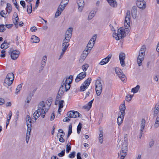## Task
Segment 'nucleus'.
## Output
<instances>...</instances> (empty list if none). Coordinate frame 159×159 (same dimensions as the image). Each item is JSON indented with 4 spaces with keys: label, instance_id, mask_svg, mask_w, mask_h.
Masks as SVG:
<instances>
[{
    "label": "nucleus",
    "instance_id": "nucleus-35",
    "mask_svg": "<svg viewBox=\"0 0 159 159\" xmlns=\"http://www.w3.org/2000/svg\"><path fill=\"white\" fill-rule=\"evenodd\" d=\"M88 87V86L82 84L80 87V92L84 91Z\"/></svg>",
    "mask_w": 159,
    "mask_h": 159
},
{
    "label": "nucleus",
    "instance_id": "nucleus-24",
    "mask_svg": "<svg viewBox=\"0 0 159 159\" xmlns=\"http://www.w3.org/2000/svg\"><path fill=\"white\" fill-rule=\"evenodd\" d=\"M67 0H62L61 1L60 4L59 5L57 8V9H58L59 10L62 11L65 8V6H63L62 5L63 3L65 1Z\"/></svg>",
    "mask_w": 159,
    "mask_h": 159
},
{
    "label": "nucleus",
    "instance_id": "nucleus-41",
    "mask_svg": "<svg viewBox=\"0 0 159 159\" xmlns=\"http://www.w3.org/2000/svg\"><path fill=\"white\" fill-rule=\"evenodd\" d=\"M64 101L63 100H61L59 102L58 104L59 110L61 109L63 107V104L64 103Z\"/></svg>",
    "mask_w": 159,
    "mask_h": 159
},
{
    "label": "nucleus",
    "instance_id": "nucleus-53",
    "mask_svg": "<svg viewBox=\"0 0 159 159\" xmlns=\"http://www.w3.org/2000/svg\"><path fill=\"white\" fill-rule=\"evenodd\" d=\"M93 100H94V99H93V100H92L90 101L88 103L87 105L88 106V107H89V109H90V108L92 107V103H93Z\"/></svg>",
    "mask_w": 159,
    "mask_h": 159
},
{
    "label": "nucleus",
    "instance_id": "nucleus-9",
    "mask_svg": "<svg viewBox=\"0 0 159 159\" xmlns=\"http://www.w3.org/2000/svg\"><path fill=\"white\" fill-rule=\"evenodd\" d=\"M86 75V73L85 72H82L79 74L75 79V82L78 83L84 79Z\"/></svg>",
    "mask_w": 159,
    "mask_h": 159
},
{
    "label": "nucleus",
    "instance_id": "nucleus-47",
    "mask_svg": "<svg viewBox=\"0 0 159 159\" xmlns=\"http://www.w3.org/2000/svg\"><path fill=\"white\" fill-rule=\"evenodd\" d=\"M113 37H115L116 39L118 40L120 39V37H119V36H118V35L116 33H114L113 34Z\"/></svg>",
    "mask_w": 159,
    "mask_h": 159
},
{
    "label": "nucleus",
    "instance_id": "nucleus-48",
    "mask_svg": "<svg viewBox=\"0 0 159 159\" xmlns=\"http://www.w3.org/2000/svg\"><path fill=\"white\" fill-rule=\"evenodd\" d=\"M26 119L27 124V122L28 123L29 122L30 124H31L32 122V120L31 119L30 117L28 115H27L26 116Z\"/></svg>",
    "mask_w": 159,
    "mask_h": 159
},
{
    "label": "nucleus",
    "instance_id": "nucleus-56",
    "mask_svg": "<svg viewBox=\"0 0 159 159\" xmlns=\"http://www.w3.org/2000/svg\"><path fill=\"white\" fill-rule=\"evenodd\" d=\"M92 92V90L91 89H89L86 93V95L85 98V99L87 97L89 96L91 93Z\"/></svg>",
    "mask_w": 159,
    "mask_h": 159
},
{
    "label": "nucleus",
    "instance_id": "nucleus-63",
    "mask_svg": "<svg viewBox=\"0 0 159 159\" xmlns=\"http://www.w3.org/2000/svg\"><path fill=\"white\" fill-rule=\"evenodd\" d=\"M159 110L155 109L154 111V116H155L158 113Z\"/></svg>",
    "mask_w": 159,
    "mask_h": 159
},
{
    "label": "nucleus",
    "instance_id": "nucleus-55",
    "mask_svg": "<svg viewBox=\"0 0 159 159\" xmlns=\"http://www.w3.org/2000/svg\"><path fill=\"white\" fill-rule=\"evenodd\" d=\"M61 95H58V93L57 94V96L56 98V101H58L59 100L61 99Z\"/></svg>",
    "mask_w": 159,
    "mask_h": 159
},
{
    "label": "nucleus",
    "instance_id": "nucleus-19",
    "mask_svg": "<svg viewBox=\"0 0 159 159\" xmlns=\"http://www.w3.org/2000/svg\"><path fill=\"white\" fill-rule=\"evenodd\" d=\"M31 41L32 43H38L40 41V39L35 35H33L31 37Z\"/></svg>",
    "mask_w": 159,
    "mask_h": 159
},
{
    "label": "nucleus",
    "instance_id": "nucleus-64",
    "mask_svg": "<svg viewBox=\"0 0 159 159\" xmlns=\"http://www.w3.org/2000/svg\"><path fill=\"white\" fill-rule=\"evenodd\" d=\"M77 159H82L81 157V153L79 152L77 154Z\"/></svg>",
    "mask_w": 159,
    "mask_h": 159
},
{
    "label": "nucleus",
    "instance_id": "nucleus-62",
    "mask_svg": "<svg viewBox=\"0 0 159 159\" xmlns=\"http://www.w3.org/2000/svg\"><path fill=\"white\" fill-rule=\"evenodd\" d=\"M125 100L128 102L130 101L131 100L130 96H129L128 95L125 98Z\"/></svg>",
    "mask_w": 159,
    "mask_h": 159
},
{
    "label": "nucleus",
    "instance_id": "nucleus-37",
    "mask_svg": "<svg viewBox=\"0 0 159 159\" xmlns=\"http://www.w3.org/2000/svg\"><path fill=\"white\" fill-rule=\"evenodd\" d=\"M64 92V87H61V86L59 90L58 91V95H62Z\"/></svg>",
    "mask_w": 159,
    "mask_h": 159
},
{
    "label": "nucleus",
    "instance_id": "nucleus-34",
    "mask_svg": "<svg viewBox=\"0 0 159 159\" xmlns=\"http://www.w3.org/2000/svg\"><path fill=\"white\" fill-rule=\"evenodd\" d=\"M27 126L28 127L26 134L30 135V133L31 129V124H29V123H27Z\"/></svg>",
    "mask_w": 159,
    "mask_h": 159
},
{
    "label": "nucleus",
    "instance_id": "nucleus-7",
    "mask_svg": "<svg viewBox=\"0 0 159 159\" xmlns=\"http://www.w3.org/2000/svg\"><path fill=\"white\" fill-rule=\"evenodd\" d=\"M72 31L73 28L70 27L66 31L64 39H65V40H66V41H70L72 36Z\"/></svg>",
    "mask_w": 159,
    "mask_h": 159
},
{
    "label": "nucleus",
    "instance_id": "nucleus-38",
    "mask_svg": "<svg viewBox=\"0 0 159 159\" xmlns=\"http://www.w3.org/2000/svg\"><path fill=\"white\" fill-rule=\"evenodd\" d=\"M82 128V124L81 122H80L77 126V130L78 134H79L80 132L81 129Z\"/></svg>",
    "mask_w": 159,
    "mask_h": 159
},
{
    "label": "nucleus",
    "instance_id": "nucleus-16",
    "mask_svg": "<svg viewBox=\"0 0 159 159\" xmlns=\"http://www.w3.org/2000/svg\"><path fill=\"white\" fill-rule=\"evenodd\" d=\"M131 14L134 18H136L137 15V7L135 6L133 7L131 10Z\"/></svg>",
    "mask_w": 159,
    "mask_h": 159
},
{
    "label": "nucleus",
    "instance_id": "nucleus-49",
    "mask_svg": "<svg viewBox=\"0 0 159 159\" xmlns=\"http://www.w3.org/2000/svg\"><path fill=\"white\" fill-rule=\"evenodd\" d=\"M65 154V150L64 149L62 150L60 153H59L58 155L60 157L64 156Z\"/></svg>",
    "mask_w": 159,
    "mask_h": 159
},
{
    "label": "nucleus",
    "instance_id": "nucleus-23",
    "mask_svg": "<svg viewBox=\"0 0 159 159\" xmlns=\"http://www.w3.org/2000/svg\"><path fill=\"white\" fill-rule=\"evenodd\" d=\"M125 116L119 115L117 119V123L118 125H120L123 122L124 117Z\"/></svg>",
    "mask_w": 159,
    "mask_h": 159
},
{
    "label": "nucleus",
    "instance_id": "nucleus-2",
    "mask_svg": "<svg viewBox=\"0 0 159 159\" xmlns=\"http://www.w3.org/2000/svg\"><path fill=\"white\" fill-rule=\"evenodd\" d=\"M130 22V12L129 10H128L126 14L125 18L124 26L125 27V29H128L130 27L129 24Z\"/></svg>",
    "mask_w": 159,
    "mask_h": 159
},
{
    "label": "nucleus",
    "instance_id": "nucleus-6",
    "mask_svg": "<svg viewBox=\"0 0 159 159\" xmlns=\"http://www.w3.org/2000/svg\"><path fill=\"white\" fill-rule=\"evenodd\" d=\"M9 52L10 54L11 58L13 60L17 59L20 54V52L17 50L10 51H9Z\"/></svg>",
    "mask_w": 159,
    "mask_h": 159
},
{
    "label": "nucleus",
    "instance_id": "nucleus-40",
    "mask_svg": "<svg viewBox=\"0 0 159 159\" xmlns=\"http://www.w3.org/2000/svg\"><path fill=\"white\" fill-rule=\"evenodd\" d=\"M126 109V108L125 107V108L124 109V108L122 109H120L119 108V109L120 110V114L119 113L118 115H121L123 116H125V110Z\"/></svg>",
    "mask_w": 159,
    "mask_h": 159
},
{
    "label": "nucleus",
    "instance_id": "nucleus-25",
    "mask_svg": "<svg viewBox=\"0 0 159 159\" xmlns=\"http://www.w3.org/2000/svg\"><path fill=\"white\" fill-rule=\"evenodd\" d=\"M9 43L5 42V41L1 45L0 48L2 49H6L9 47Z\"/></svg>",
    "mask_w": 159,
    "mask_h": 159
},
{
    "label": "nucleus",
    "instance_id": "nucleus-33",
    "mask_svg": "<svg viewBox=\"0 0 159 159\" xmlns=\"http://www.w3.org/2000/svg\"><path fill=\"white\" fill-rule=\"evenodd\" d=\"M127 149V144L123 143L122 145L121 150L123 152H126Z\"/></svg>",
    "mask_w": 159,
    "mask_h": 159
},
{
    "label": "nucleus",
    "instance_id": "nucleus-52",
    "mask_svg": "<svg viewBox=\"0 0 159 159\" xmlns=\"http://www.w3.org/2000/svg\"><path fill=\"white\" fill-rule=\"evenodd\" d=\"M89 66L88 64L84 65L82 67V69L84 71H86Z\"/></svg>",
    "mask_w": 159,
    "mask_h": 159
},
{
    "label": "nucleus",
    "instance_id": "nucleus-12",
    "mask_svg": "<svg viewBox=\"0 0 159 159\" xmlns=\"http://www.w3.org/2000/svg\"><path fill=\"white\" fill-rule=\"evenodd\" d=\"M84 1L83 0H78L77 1V4L78 6L79 10L81 12L84 6Z\"/></svg>",
    "mask_w": 159,
    "mask_h": 159
},
{
    "label": "nucleus",
    "instance_id": "nucleus-27",
    "mask_svg": "<svg viewBox=\"0 0 159 159\" xmlns=\"http://www.w3.org/2000/svg\"><path fill=\"white\" fill-rule=\"evenodd\" d=\"M32 4L31 3H29L27 6V11L28 14L32 12Z\"/></svg>",
    "mask_w": 159,
    "mask_h": 159
},
{
    "label": "nucleus",
    "instance_id": "nucleus-60",
    "mask_svg": "<svg viewBox=\"0 0 159 159\" xmlns=\"http://www.w3.org/2000/svg\"><path fill=\"white\" fill-rule=\"evenodd\" d=\"M97 37V35L96 34H95L93 36V37L91 38V39H92L93 40V44H94V42L96 40Z\"/></svg>",
    "mask_w": 159,
    "mask_h": 159
},
{
    "label": "nucleus",
    "instance_id": "nucleus-30",
    "mask_svg": "<svg viewBox=\"0 0 159 159\" xmlns=\"http://www.w3.org/2000/svg\"><path fill=\"white\" fill-rule=\"evenodd\" d=\"M96 13V12L94 11H91L88 16V20H90L95 15V14Z\"/></svg>",
    "mask_w": 159,
    "mask_h": 159
},
{
    "label": "nucleus",
    "instance_id": "nucleus-46",
    "mask_svg": "<svg viewBox=\"0 0 159 159\" xmlns=\"http://www.w3.org/2000/svg\"><path fill=\"white\" fill-rule=\"evenodd\" d=\"M5 29V25H4L2 24L0 25V32H3Z\"/></svg>",
    "mask_w": 159,
    "mask_h": 159
},
{
    "label": "nucleus",
    "instance_id": "nucleus-18",
    "mask_svg": "<svg viewBox=\"0 0 159 159\" xmlns=\"http://www.w3.org/2000/svg\"><path fill=\"white\" fill-rule=\"evenodd\" d=\"M52 101V98H49L48 100L46 101V103L47 104V105L48 106L47 108H45V111H48L50 107Z\"/></svg>",
    "mask_w": 159,
    "mask_h": 159
},
{
    "label": "nucleus",
    "instance_id": "nucleus-29",
    "mask_svg": "<svg viewBox=\"0 0 159 159\" xmlns=\"http://www.w3.org/2000/svg\"><path fill=\"white\" fill-rule=\"evenodd\" d=\"M91 41H92L91 39L85 48V49H86V51L87 52L90 51L93 47V45L92 44L91 45V46H89V45H91Z\"/></svg>",
    "mask_w": 159,
    "mask_h": 159
},
{
    "label": "nucleus",
    "instance_id": "nucleus-42",
    "mask_svg": "<svg viewBox=\"0 0 159 159\" xmlns=\"http://www.w3.org/2000/svg\"><path fill=\"white\" fill-rule=\"evenodd\" d=\"M62 11L59 10L58 9H57V11L56 12L55 14V17L57 18L58 17L61 13Z\"/></svg>",
    "mask_w": 159,
    "mask_h": 159
},
{
    "label": "nucleus",
    "instance_id": "nucleus-45",
    "mask_svg": "<svg viewBox=\"0 0 159 159\" xmlns=\"http://www.w3.org/2000/svg\"><path fill=\"white\" fill-rule=\"evenodd\" d=\"M64 86H65L66 91L67 92L69 90L70 87V84H66L64 85Z\"/></svg>",
    "mask_w": 159,
    "mask_h": 159
},
{
    "label": "nucleus",
    "instance_id": "nucleus-54",
    "mask_svg": "<svg viewBox=\"0 0 159 159\" xmlns=\"http://www.w3.org/2000/svg\"><path fill=\"white\" fill-rule=\"evenodd\" d=\"M20 5L22 6L23 8H25L26 7V4L25 2V1L23 0H21L20 2Z\"/></svg>",
    "mask_w": 159,
    "mask_h": 159
},
{
    "label": "nucleus",
    "instance_id": "nucleus-36",
    "mask_svg": "<svg viewBox=\"0 0 159 159\" xmlns=\"http://www.w3.org/2000/svg\"><path fill=\"white\" fill-rule=\"evenodd\" d=\"M6 78H9L12 80H14V76L13 74L12 73H8L6 76Z\"/></svg>",
    "mask_w": 159,
    "mask_h": 159
},
{
    "label": "nucleus",
    "instance_id": "nucleus-14",
    "mask_svg": "<svg viewBox=\"0 0 159 159\" xmlns=\"http://www.w3.org/2000/svg\"><path fill=\"white\" fill-rule=\"evenodd\" d=\"M117 34L118 36H119L120 39L123 38L125 36L124 34H125V32L124 30L121 28L118 30Z\"/></svg>",
    "mask_w": 159,
    "mask_h": 159
},
{
    "label": "nucleus",
    "instance_id": "nucleus-10",
    "mask_svg": "<svg viewBox=\"0 0 159 159\" xmlns=\"http://www.w3.org/2000/svg\"><path fill=\"white\" fill-rule=\"evenodd\" d=\"M125 53L123 52H121L119 55V58L120 63L121 66L123 67H124L125 66Z\"/></svg>",
    "mask_w": 159,
    "mask_h": 159
},
{
    "label": "nucleus",
    "instance_id": "nucleus-15",
    "mask_svg": "<svg viewBox=\"0 0 159 159\" xmlns=\"http://www.w3.org/2000/svg\"><path fill=\"white\" fill-rule=\"evenodd\" d=\"M13 80H14L6 77L4 80V85L6 87L10 86L13 83Z\"/></svg>",
    "mask_w": 159,
    "mask_h": 159
},
{
    "label": "nucleus",
    "instance_id": "nucleus-59",
    "mask_svg": "<svg viewBox=\"0 0 159 159\" xmlns=\"http://www.w3.org/2000/svg\"><path fill=\"white\" fill-rule=\"evenodd\" d=\"M123 143L127 144V138L126 134L125 135Z\"/></svg>",
    "mask_w": 159,
    "mask_h": 159
},
{
    "label": "nucleus",
    "instance_id": "nucleus-1",
    "mask_svg": "<svg viewBox=\"0 0 159 159\" xmlns=\"http://www.w3.org/2000/svg\"><path fill=\"white\" fill-rule=\"evenodd\" d=\"M45 104L44 103L43 101L41 102L38 105V109L33 114V116H37L39 117L41 114V111H44L45 110Z\"/></svg>",
    "mask_w": 159,
    "mask_h": 159
},
{
    "label": "nucleus",
    "instance_id": "nucleus-43",
    "mask_svg": "<svg viewBox=\"0 0 159 159\" xmlns=\"http://www.w3.org/2000/svg\"><path fill=\"white\" fill-rule=\"evenodd\" d=\"M22 86L21 84L18 85L16 89L15 93L17 94L20 91L22 88Z\"/></svg>",
    "mask_w": 159,
    "mask_h": 159
},
{
    "label": "nucleus",
    "instance_id": "nucleus-11",
    "mask_svg": "<svg viewBox=\"0 0 159 159\" xmlns=\"http://www.w3.org/2000/svg\"><path fill=\"white\" fill-rule=\"evenodd\" d=\"M111 57L112 55L111 54H109L107 57L102 59L99 63V64L102 65L107 64L110 61V60L111 58Z\"/></svg>",
    "mask_w": 159,
    "mask_h": 159
},
{
    "label": "nucleus",
    "instance_id": "nucleus-31",
    "mask_svg": "<svg viewBox=\"0 0 159 159\" xmlns=\"http://www.w3.org/2000/svg\"><path fill=\"white\" fill-rule=\"evenodd\" d=\"M7 10V12L9 14L11 11L12 7L11 4L10 3H7L6 8Z\"/></svg>",
    "mask_w": 159,
    "mask_h": 159
},
{
    "label": "nucleus",
    "instance_id": "nucleus-57",
    "mask_svg": "<svg viewBox=\"0 0 159 159\" xmlns=\"http://www.w3.org/2000/svg\"><path fill=\"white\" fill-rule=\"evenodd\" d=\"M159 125V121L156 120L154 124V127L156 128H157Z\"/></svg>",
    "mask_w": 159,
    "mask_h": 159
},
{
    "label": "nucleus",
    "instance_id": "nucleus-32",
    "mask_svg": "<svg viewBox=\"0 0 159 159\" xmlns=\"http://www.w3.org/2000/svg\"><path fill=\"white\" fill-rule=\"evenodd\" d=\"M140 88V86L139 85H137L134 88L132 89L131 92H133V93H137Z\"/></svg>",
    "mask_w": 159,
    "mask_h": 159
},
{
    "label": "nucleus",
    "instance_id": "nucleus-4",
    "mask_svg": "<svg viewBox=\"0 0 159 159\" xmlns=\"http://www.w3.org/2000/svg\"><path fill=\"white\" fill-rule=\"evenodd\" d=\"M115 70L116 74L119 77L122 81H124L126 78V77L125 75L123 74L122 70L118 67H116L115 68Z\"/></svg>",
    "mask_w": 159,
    "mask_h": 159
},
{
    "label": "nucleus",
    "instance_id": "nucleus-17",
    "mask_svg": "<svg viewBox=\"0 0 159 159\" xmlns=\"http://www.w3.org/2000/svg\"><path fill=\"white\" fill-rule=\"evenodd\" d=\"M67 41L66 40H65V39H64L63 41V43H62V49H65L66 50L67 48H68V47L69 45V42H70L69 41Z\"/></svg>",
    "mask_w": 159,
    "mask_h": 159
},
{
    "label": "nucleus",
    "instance_id": "nucleus-3",
    "mask_svg": "<svg viewBox=\"0 0 159 159\" xmlns=\"http://www.w3.org/2000/svg\"><path fill=\"white\" fill-rule=\"evenodd\" d=\"M95 90L97 95L99 96L101 94L102 90V85L99 80H97L95 82Z\"/></svg>",
    "mask_w": 159,
    "mask_h": 159
},
{
    "label": "nucleus",
    "instance_id": "nucleus-50",
    "mask_svg": "<svg viewBox=\"0 0 159 159\" xmlns=\"http://www.w3.org/2000/svg\"><path fill=\"white\" fill-rule=\"evenodd\" d=\"M1 54L0 55L1 57L4 58L5 57L6 51L4 50H2L1 52Z\"/></svg>",
    "mask_w": 159,
    "mask_h": 159
},
{
    "label": "nucleus",
    "instance_id": "nucleus-51",
    "mask_svg": "<svg viewBox=\"0 0 159 159\" xmlns=\"http://www.w3.org/2000/svg\"><path fill=\"white\" fill-rule=\"evenodd\" d=\"M75 152H72L69 155V157L71 158H74L75 156Z\"/></svg>",
    "mask_w": 159,
    "mask_h": 159
},
{
    "label": "nucleus",
    "instance_id": "nucleus-44",
    "mask_svg": "<svg viewBox=\"0 0 159 159\" xmlns=\"http://www.w3.org/2000/svg\"><path fill=\"white\" fill-rule=\"evenodd\" d=\"M66 152L67 153H68L71 150V147L68 143L66 145Z\"/></svg>",
    "mask_w": 159,
    "mask_h": 159
},
{
    "label": "nucleus",
    "instance_id": "nucleus-22",
    "mask_svg": "<svg viewBox=\"0 0 159 159\" xmlns=\"http://www.w3.org/2000/svg\"><path fill=\"white\" fill-rule=\"evenodd\" d=\"M72 82V80H70L67 78L64 79L61 83V87H64V85L65 84H71Z\"/></svg>",
    "mask_w": 159,
    "mask_h": 159
},
{
    "label": "nucleus",
    "instance_id": "nucleus-26",
    "mask_svg": "<svg viewBox=\"0 0 159 159\" xmlns=\"http://www.w3.org/2000/svg\"><path fill=\"white\" fill-rule=\"evenodd\" d=\"M85 50L83 51L82 54H81V58L83 60H84L85 58H86V57L87 56V55H88L89 52L90 51L87 52L86 51V49H85Z\"/></svg>",
    "mask_w": 159,
    "mask_h": 159
},
{
    "label": "nucleus",
    "instance_id": "nucleus-20",
    "mask_svg": "<svg viewBox=\"0 0 159 159\" xmlns=\"http://www.w3.org/2000/svg\"><path fill=\"white\" fill-rule=\"evenodd\" d=\"M110 5L113 7L117 6V3L116 0H107Z\"/></svg>",
    "mask_w": 159,
    "mask_h": 159
},
{
    "label": "nucleus",
    "instance_id": "nucleus-61",
    "mask_svg": "<svg viewBox=\"0 0 159 159\" xmlns=\"http://www.w3.org/2000/svg\"><path fill=\"white\" fill-rule=\"evenodd\" d=\"M39 3V0H37L35 6V7L34 8V9L35 8L36 9L38 7Z\"/></svg>",
    "mask_w": 159,
    "mask_h": 159
},
{
    "label": "nucleus",
    "instance_id": "nucleus-5",
    "mask_svg": "<svg viewBox=\"0 0 159 159\" xmlns=\"http://www.w3.org/2000/svg\"><path fill=\"white\" fill-rule=\"evenodd\" d=\"M66 115L68 117L76 118L80 117L81 115L77 111H70L67 112Z\"/></svg>",
    "mask_w": 159,
    "mask_h": 159
},
{
    "label": "nucleus",
    "instance_id": "nucleus-21",
    "mask_svg": "<svg viewBox=\"0 0 159 159\" xmlns=\"http://www.w3.org/2000/svg\"><path fill=\"white\" fill-rule=\"evenodd\" d=\"M144 56H142L141 55H139L137 59V62L139 66H140L142 65V61L143 60V58Z\"/></svg>",
    "mask_w": 159,
    "mask_h": 159
},
{
    "label": "nucleus",
    "instance_id": "nucleus-28",
    "mask_svg": "<svg viewBox=\"0 0 159 159\" xmlns=\"http://www.w3.org/2000/svg\"><path fill=\"white\" fill-rule=\"evenodd\" d=\"M91 78L89 77L82 84L88 87L91 82Z\"/></svg>",
    "mask_w": 159,
    "mask_h": 159
},
{
    "label": "nucleus",
    "instance_id": "nucleus-13",
    "mask_svg": "<svg viewBox=\"0 0 159 159\" xmlns=\"http://www.w3.org/2000/svg\"><path fill=\"white\" fill-rule=\"evenodd\" d=\"M145 124V120L144 119H142L141 121V129L140 134L139 136V138L141 139L142 137L143 130L144 129Z\"/></svg>",
    "mask_w": 159,
    "mask_h": 159
},
{
    "label": "nucleus",
    "instance_id": "nucleus-58",
    "mask_svg": "<svg viewBox=\"0 0 159 159\" xmlns=\"http://www.w3.org/2000/svg\"><path fill=\"white\" fill-rule=\"evenodd\" d=\"M37 30V28L35 26L32 27L30 28V30L32 32H35Z\"/></svg>",
    "mask_w": 159,
    "mask_h": 159
},
{
    "label": "nucleus",
    "instance_id": "nucleus-39",
    "mask_svg": "<svg viewBox=\"0 0 159 159\" xmlns=\"http://www.w3.org/2000/svg\"><path fill=\"white\" fill-rule=\"evenodd\" d=\"M100 134H99V139L100 141V142L101 144L102 143V136H103V132L102 130H100Z\"/></svg>",
    "mask_w": 159,
    "mask_h": 159
},
{
    "label": "nucleus",
    "instance_id": "nucleus-8",
    "mask_svg": "<svg viewBox=\"0 0 159 159\" xmlns=\"http://www.w3.org/2000/svg\"><path fill=\"white\" fill-rule=\"evenodd\" d=\"M136 4L139 8L142 9H144L146 7V2L144 0H137Z\"/></svg>",
    "mask_w": 159,
    "mask_h": 159
}]
</instances>
